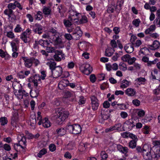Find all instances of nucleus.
Listing matches in <instances>:
<instances>
[{
  "label": "nucleus",
  "instance_id": "f257e3e1",
  "mask_svg": "<svg viewBox=\"0 0 160 160\" xmlns=\"http://www.w3.org/2000/svg\"><path fill=\"white\" fill-rule=\"evenodd\" d=\"M68 115L67 112H58L55 111V112L52 115L51 118L52 119L55 120L57 123L61 124L68 118Z\"/></svg>",
  "mask_w": 160,
  "mask_h": 160
},
{
  "label": "nucleus",
  "instance_id": "f03ea898",
  "mask_svg": "<svg viewBox=\"0 0 160 160\" xmlns=\"http://www.w3.org/2000/svg\"><path fill=\"white\" fill-rule=\"evenodd\" d=\"M135 126V123L133 119H129L126 121L122 127L123 131H129Z\"/></svg>",
  "mask_w": 160,
  "mask_h": 160
},
{
  "label": "nucleus",
  "instance_id": "7ed1b4c3",
  "mask_svg": "<svg viewBox=\"0 0 160 160\" xmlns=\"http://www.w3.org/2000/svg\"><path fill=\"white\" fill-rule=\"evenodd\" d=\"M62 72V68L61 67L58 66L57 68L51 72V75L54 78H56L60 76Z\"/></svg>",
  "mask_w": 160,
  "mask_h": 160
},
{
  "label": "nucleus",
  "instance_id": "20e7f679",
  "mask_svg": "<svg viewBox=\"0 0 160 160\" xmlns=\"http://www.w3.org/2000/svg\"><path fill=\"white\" fill-rule=\"evenodd\" d=\"M146 148V149L148 151H144L143 154H142V155L144 158L145 159L151 160L152 159V157L151 154L152 148H151V147L148 145L147 148Z\"/></svg>",
  "mask_w": 160,
  "mask_h": 160
},
{
  "label": "nucleus",
  "instance_id": "39448f33",
  "mask_svg": "<svg viewBox=\"0 0 160 160\" xmlns=\"http://www.w3.org/2000/svg\"><path fill=\"white\" fill-rule=\"evenodd\" d=\"M19 112L20 110L19 109L14 110L11 118L12 124H13L14 123L17 122L19 118L18 113Z\"/></svg>",
  "mask_w": 160,
  "mask_h": 160
},
{
  "label": "nucleus",
  "instance_id": "423d86ee",
  "mask_svg": "<svg viewBox=\"0 0 160 160\" xmlns=\"http://www.w3.org/2000/svg\"><path fill=\"white\" fill-rule=\"evenodd\" d=\"M81 68H84V69L83 70V72L87 75L89 74L92 70V67H91L89 64L88 63L83 64Z\"/></svg>",
  "mask_w": 160,
  "mask_h": 160
},
{
  "label": "nucleus",
  "instance_id": "0eeeda50",
  "mask_svg": "<svg viewBox=\"0 0 160 160\" xmlns=\"http://www.w3.org/2000/svg\"><path fill=\"white\" fill-rule=\"evenodd\" d=\"M22 58L24 62L25 67L28 68H30L32 65L33 62L35 60V58H33L28 59L25 57H22Z\"/></svg>",
  "mask_w": 160,
  "mask_h": 160
},
{
  "label": "nucleus",
  "instance_id": "6e6552de",
  "mask_svg": "<svg viewBox=\"0 0 160 160\" xmlns=\"http://www.w3.org/2000/svg\"><path fill=\"white\" fill-rule=\"evenodd\" d=\"M75 32L73 33V39L77 40L79 39L82 35V32L79 27H77L75 30Z\"/></svg>",
  "mask_w": 160,
  "mask_h": 160
},
{
  "label": "nucleus",
  "instance_id": "1a4fd4ad",
  "mask_svg": "<svg viewBox=\"0 0 160 160\" xmlns=\"http://www.w3.org/2000/svg\"><path fill=\"white\" fill-rule=\"evenodd\" d=\"M38 123L39 125L42 124V126L45 128L49 127L51 124V123L48 121V118H45L42 120H40Z\"/></svg>",
  "mask_w": 160,
  "mask_h": 160
},
{
  "label": "nucleus",
  "instance_id": "9d476101",
  "mask_svg": "<svg viewBox=\"0 0 160 160\" xmlns=\"http://www.w3.org/2000/svg\"><path fill=\"white\" fill-rule=\"evenodd\" d=\"M91 98L92 109L94 110L97 109L99 106V104L98 102V99L94 96H92Z\"/></svg>",
  "mask_w": 160,
  "mask_h": 160
},
{
  "label": "nucleus",
  "instance_id": "9b49d317",
  "mask_svg": "<svg viewBox=\"0 0 160 160\" xmlns=\"http://www.w3.org/2000/svg\"><path fill=\"white\" fill-rule=\"evenodd\" d=\"M72 134H77L79 133L81 131V128L80 125L78 124H73Z\"/></svg>",
  "mask_w": 160,
  "mask_h": 160
},
{
  "label": "nucleus",
  "instance_id": "f8f14e48",
  "mask_svg": "<svg viewBox=\"0 0 160 160\" xmlns=\"http://www.w3.org/2000/svg\"><path fill=\"white\" fill-rule=\"evenodd\" d=\"M131 43H128L124 47V49L127 53H130L134 51L133 46Z\"/></svg>",
  "mask_w": 160,
  "mask_h": 160
},
{
  "label": "nucleus",
  "instance_id": "ddd939ff",
  "mask_svg": "<svg viewBox=\"0 0 160 160\" xmlns=\"http://www.w3.org/2000/svg\"><path fill=\"white\" fill-rule=\"evenodd\" d=\"M35 26L36 27L35 29H33V31L36 33L40 34L42 32V26L39 24L36 23L35 24Z\"/></svg>",
  "mask_w": 160,
  "mask_h": 160
},
{
  "label": "nucleus",
  "instance_id": "4468645a",
  "mask_svg": "<svg viewBox=\"0 0 160 160\" xmlns=\"http://www.w3.org/2000/svg\"><path fill=\"white\" fill-rule=\"evenodd\" d=\"M147 146L148 145H144L142 147V148L140 146H138L136 147V151L138 153H140L141 154H143L144 151H148V150L146 149V148H147Z\"/></svg>",
  "mask_w": 160,
  "mask_h": 160
},
{
  "label": "nucleus",
  "instance_id": "2eb2a0df",
  "mask_svg": "<svg viewBox=\"0 0 160 160\" xmlns=\"http://www.w3.org/2000/svg\"><path fill=\"white\" fill-rule=\"evenodd\" d=\"M148 46L152 48H150L151 50H155L159 48L160 46V43L158 41L155 40L153 42L152 44V45H148Z\"/></svg>",
  "mask_w": 160,
  "mask_h": 160
},
{
  "label": "nucleus",
  "instance_id": "dca6fc26",
  "mask_svg": "<svg viewBox=\"0 0 160 160\" xmlns=\"http://www.w3.org/2000/svg\"><path fill=\"white\" fill-rule=\"evenodd\" d=\"M117 149L123 153H126L128 152V149L126 147H123L122 145L118 144L117 145Z\"/></svg>",
  "mask_w": 160,
  "mask_h": 160
},
{
  "label": "nucleus",
  "instance_id": "f3484780",
  "mask_svg": "<svg viewBox=\"0 0 160 160\" xmlns=\"http://www.w3.org/2000/svg\"><path fill=\"white\" fill-rule=\"evenodd\" d=\"M47 65L49 66L51 72L57 68L56 63L54 61H50L47 62Z\"/></svg>",
  "mask_w": 160,
  "mask_h": 160
},
{
  "label": "nucleus",
  "instance_id": "a211bd4d",
  "mask_svg": "<svg viewBox=\"0 0 160 160\" xmlns=\"http://www.w3.org/2000/svg\"><path fill=\"white\" fill-rule=\"evenodd\" d=\"M16 7H18L20 9V3L17 1H16L14 4L12 3H9L8 5V8L9 9H14Z\"/></svg>",
  "mask_w": 160,
  "mask_h": 160
},
{
  "label": "nucleus",
  "instance_id": "6ab92c4d",
  "mask_svg": "<svg viewBox=\"0 0 160 160\" xmlns=\"http://www.w3.org/2000/svg\"><path fill=\"white\" fill-rule=\"evenodd\" d=\"M124 2L123 0H118L117 1V4L115 9L117 12H119L122 9L121 7L124 3Z\"/></svg>",
  "mask_w": 160,
  "mask_h": 160
},
{
  "label": "nucleus",
  "instance_id": "aec40b11",
  "mask_svg": "<svg viewBox=\"0 0 160 160\" xmlns=\"http://www.w3.org/2000/svg\"><path fill=\"white\" fill-rule=\"evenodd\" d=\"M39 90L37 89L36 90H31L30 92V96L32 98H37L39 95Z\"/></svg>",
  "mask_w": 160,
  "mask_h": 160
},
{
  "label": "nucleus",
  "instance_id": "412c9836",
  "mask_svg": "<svg viewBox=\"0 0 160 160\" xmlns=\"http://www.w3.org/2000/svg\"><path fill=\"white\" fill-rule=\"evenodd\" d=\"M56 132L59 136H62L65 135L66 133V129L65 128H58L57 129Z\"/></svg>",
  "mask_w": 160,
  "mask_h": 160
},
{
  "label": "nucleus",
  "instance_id": "4be33fe9",
  "mask_svg": "<svg viewBox=\"0 0 160 160\" xmlns=\"http://www.w3.org/2000/svg\"><path fill=\"white\" fill-rule=\"evenodd\" d=\"M155 25H151L150 27L147 29L145 31V33L146 34H151V32H153L156 29Z\"/></svg>",
  "mask_w": 160,
  "mask_h": 160
},
{
  "label": "nucleus",
  "instance_id": "5701e85b",
  "mask_svg": "<svg viewBox=\"0 0 160 160\" xmlns=\"http://www.w3.org/2000/svg\"><path fill=\"white\" fill-rule=\"evenodd\" d=\"M127 94L129 96H133L135 94V91L133 89L131 88H128L125 91Z\"/></svg>",
  "mask_w": 160,
  "mask_h": 160
},
{
  "label": "nucleus",
  "instance_id": "b1692460",
  "mask_svg": "<svg viewBox=\"0 0 160 160\" xmlns=\"http://www.w3.org/2000/svg\"><path fill=\"white\" fill-rule=\"evenodd\" d=\"M21 38L25 43L29 42L28 38L27 37V33L26 32H24L22 33Z\"/></svg>",
  "mask_w": 160,
  "mask_h": 160
},
{
  "label": "nucleus",
  "instance_id": "393cba45",
  "mask_svg": "<svg viewBox=\"0 0 160 160\" xmlns=\"http://www.w3.org/2000/svg\"><path fill=\"white\" fill-rule=\"evenodd\" d=\"M39 45L44 47H47L49 44V43L48 42V40H43L42 39L39 41Z\"/></svg>",
  "mask_w": 160,
  "mask_h": 160
},
{
  "label": "nucleus",
  "instance_id": "a878e982",
  "mask_svg": "<svg viewBox=\"0 0 160 160\" xmlns=\"http://www.w3.org/2000/svg\"><path fill=\"white\" fill-rule=\"evenodd\" d=\"M8 122V120L7 117H3L0 118V122L1 125L4 126L7 124Z\"/></svg>",
  "mask_w": 160,
  "mask_h": 160
},
{
  "label": "nucleus",
  "instance_id": "bb28decb",
  "mask_svg": "<svg viewBox=\"0 0 160 160\" xmlns=\"http://www.w3.org/2000/svg\"><path fill=\"white\" fill-rule=\"evenodd\" d=\"M112 49L113 52L115 51V50L114 48H107L106 49L105 51V55L106 56L110 57L112 55L113 52H111Z\"/></svg>",
  "mask_w": 160,
  "mask_h": 160
},
{
  "label": "nucleus",
  "instance_id": "cd10ccee",
  "mask_svg": "<svg viewBox=\"0 0 160 160\" xmlns=\"http://www.w3.org/2000/svg\"><path fill=\"white\" fill-rule=\"evenodd\" d=\"M88 22L87 17L84 15L82 16V18L78 21V24H82L87 23Z\"/></svg>",
  "mask_w": 160,
  "mask_h": 160
},
{
  "label": "nucleus",
  "instance_id": "c85d7f7f",
  "mask_svg": "<svg viewBox=\"0 0 160 160\" xmlns=\"http://www.w3.org/2000/svg\"><path fill=\"white\" fill-rule=\"evenodd\" d=\"M30 125L32 127H35L36 123V116L35 115H33L31 116V118L30 119Z\"/></svg>",
  "mask_w": 160,
  "mask_h": 160
},
{
  "label": "nucleus",
  "instance_id": "c756f323",
  "mask_svg": "<svg viewBox=\"0 0 160 160\" xmlns=\"http://www.w3.org/2000/svg\"><path fill=\"white\" fill-rule=\"evenodd\" d=\"M137 140H132L129 143V147L132 148H134L136 147V142Z\"/></svg>",
  "mask_w": 160,
  "mask_h": 160
},
{
  "label": "nucleus",
  "instance_id": "7c9ffc66",
  "mask_svg": "<svg viewBox=\"0 0 160 160\" xmlns=\"http://www.w3.org/2000/svg\"><path fill=\"white\" fill-rule=\"evenodd\" d=\"M21 142H23V145H24V146H23L21 145V148L24 149L23 152H25V150H24V149L26 148V138L25 137H22V138L21 139Z\"/></svg>",
  "mask_w": 160,
  "mask_h": 160
},
{
  "label": "nucleus",
  "instance_id": "2f4dec72",
  "mask_svg": "<svg viewBox=\"0 0 160 160\" xmlns=\"http://www.w3.org/2000/svg\"><path fill=\"white\" fill-rule=\"evenodd\" d=\"M41 12L39 11L37 12V14L35 15L34 17L36 19L38 20H41L42 18Z\"/></svg>",
  "mask_w": 160,
  "mask_h": 160
},
{
  "label": "nucleus",
  "instance_id": "473e14b6",
  "mask_svg": "<svg viewBox=\"0 0 160 160\" xmlns=\"http://www.w3.org/2000/svg\"><path fill=\"white\" fill-rule=\"evenodd\" d=\"M38 78V81H40L41 80L40 78L39 77V76L37 75H35L33 77H31L29 78L28 80L29 82H33L35 81V80L36 78Z\"/></svg>",
  "mask_w": 160,
  "mask_h": 160
},
{
  "label": "nucleus",
  "instance_id": "72a5a7b5",
  "mask_svg": "<svg viewBox=\"0 0 160 160\" xmlns=\"http://www.w3.org/2000/svg\"><path fill=\"white\" fill-rule=\"evenodd\" d=\"M47 153V150L45 148L42 149L40 150L39 153L37 154V156L40 158L42 157V156Z\"/></svg>",
  "mask_w": 160,
  "mask_h": 160
},
{
  "label": "nucleus",
  "instance_id": "f704fd0d",
  "mask_svg": "<svg viewBox=\"0 0 160 160\" xmlns=\"http://www.w3.org/2000/svg\"><path fill=\"white\" fill-rule=\"evenodd\" d=\"M4 13L8 16L9 18L11 17V15L13 14V11L11 9H7L4 11Z\"/></svg>",
  "mask_w": 160,
  "mask_h": 160
},
{
  "label": "nucleus",
  "instance_id": "c9c22d12",
  "mask_svg": "<svg viewBox=\"0 0 160 160\" xmlns=\"http://www.w3.org/2000/svg\"><path fill=\"white\" fill-rule=\"evenodd\" d=\"M43 13L46 15H48L50 14L51 12V9L45 7L43 9Z\"/></svg>",
  "mask_w": 160,
  "mask_h": 160
},
{
  "label": "nucleus",
  "instance_id": "e433bc0d",
  "mask_svg": "<svg viewBox=\"0 0 160 160\" xmlns=\"http://www.w3.org/2000/svg\"><path fill=\"white\" fill-rule=\"evenodd\" d=\"M0 56L2 58H7L8 56V54L7 52H5L2 49H0Z\"/></svg>",
  "mask_w": 160,
  "mask_h": 160
},
{
  "label": "nucleus",
  "instance_id": "4c0bfd02",
  "mask_svg": "<svg viewBox=\"0 0 160 160\" xmlns=\"http://www.w3.org/2000/svg\"><path fill=\"white\" fill-rule=\"evenodd\" d=\"M110 115L109 113H108V114L101 116V118L100 120V121H101V122H102L104 120L108 119L109 118Z\"/></svg>",
  "mask_w": 160,
  "mask_h": 160
},
{
  "label": "nucleus",
  "instance_id": "58836bf2",
  "mask_svg": "<svg viewBox=\"0 0 160 160\" xmlns=\"http://www.w3.org/2000/svg\"><path fill=\"white\" fill-rule=\"evenodd\" d=\"M66 130H68L69 132L72 133L73 129V125H68L65 127Z\"/></svg>",
  "mask_w": 160,
  "mask_h": 160
},
{
  "label": "nucleus",
  "instance_id": "ea45409f",
  "mask_svg": "<svg viewBox=\"0 0 160 160\" xmlns=\"http://www.w3.org/2000/svg\"><path fill=\"white\" fill-rule=\"evenodd\" d=\"M130 58V55L128 54H126L123 56L121 58L122 60L124 62H128L129 58Z\"/></svg>",
  "mask_w": 160,
  "mask_h": 160
},
{
  "label": "nucleus",
  "instance_id": "a19ab883",
  "mask_svg": "<svg viewBox=\"0 0 160 160\" xmlns=\"http://www.w3.org/2000/svg\"><path fill=\"white\" fill-rule=\"evenodd\" d=\"M140 21L139 19H137L134 20L132 22V24L136 27L139 26Z\"/></svg>",
  "mask_w": 160,
  "mask_h": 160
},
{
  "label": "nucleus",
  "instance_id": "79ce46f5",
  "mask_svg": "<svg viewBox=\"0 0 160 160\" xmlns=\"http://www.w3.org/2000/svg\"><path fill=\"white\" fill-rule=\"evenodd\" d=\"M101 156L102 159H106L108 157L107 154L104 151H102L101 153Z\"/></svg>",
  "mask_w": 160,
  "mask_h": 160
},
{
  "label": "nucleus",
  "instance_id": "37998d69",
  "mask_svg": "<svg viewBox=\"0 0 160 160\" xmlns=\"http://www.w3.org/2000/svg\"><path fill=\"white\" fill-rule=\"evenodd\" d=\"M122 127V124L120 123H118L115 124L114 126H112L113 130H119V128Z\"/></svg>",
  "mask_w": 160,
  "mask_h": 160
},
{
  "label": "nucleus",
  "instance_id": "c03bdc74",
  "mask_svg": "<svg viewBox=\"0 0 160 160\" xmlns=\"http://www.w3.org/2000/svg\"><path fill=\"white\" fill-rule=\"evenodd\" d=\"M118 109L124 110L126 108V105L124 104H117Z\"/></svg>",
  "mask_w": 160,
  "mask_h": 160
},
{
  "label": "nucleus",
  "instance_id": "a18cd8bd",
  "mask_svg": "<svg viewBox=\"0 0 160 160\" xmlns=\"http://www.w3.org/2000/svg\"><path fill=\"white\" fill-rule=\"evenodd\" d=\"M87 144L82 143V145H81L79 147L80 151H83L85 150L87 148Z\"/></svg>",
  "mask_w": 160,
  "mask_h": 160
},
{
  "label": "nucleus",
  "instance_id": "49530a36",
  "mask_svg": "<svg viewBox=\"0 0 160 160\" xmlns=\"http://www.w3.org/2000/svg\"><path fill=\"white\" fill-rule=\"evenodd\" d=\"M64 36L65 38L68 40H70L72 39H73V38L72 35L69 33H66L65 34Z\"/></svg>",
  "mask_w": 160,
  "mask_h": 160
},
{
  "label": "nucleus",
  "instance_id": "de8ad7c7",
  "mask_svg": "<svg viewBox=\"0 0 160 160\" xmlns=\"http://www.w3.org/2000/svg\"><path fill=\"white\" fill-rule=\"evenodd\" d=\"M49 149L50 151L51 152H54L56 149V146L53 144H50L49 146Z\"/></svg>",
  "mask_w": 160,
  "mask_h": 160
},
{
  "label": "nucleus",
  "instance_id": "09e8293b",
  "mask_svg": "<svg viewBox=\"0 0 160 160\" xmlns=\"http://www.w3.org/2000/svg\"><path fill=\"white\" fill-rule=\"evenodd\" d=\"M90 79L92 82H94L96 80V78L95 75L94 74H91L90 77Z\"/></svg>",
  "mask_w": 160,
  "mask_h": 160
},
{
  "label": "nucleus",
  "instance_id": "8fccbe9b",
  "mask_svg": "<svg viewBox=\"0 0 160 160\" xmlns=\"http://www.w3.org/2000/svg\"><path fill=\"white\" fill-rule=\"evenodd\" d=\"M72 95V93L69 91H66L64 92V97L65 98L70 97Z\"/></svg>",
  "mask_w": 160,
  "mask_h": 160
},
{
  "label": "nucleus",
  "instance_id": "3c124183",
  "mask_svg": "<svg viewBox=\"0 0 160 160\" xmlns=\"http://www.w3.org/2000/svg\"><path fill=\"white\" fill-rule=\"evenodd\" d=\"M136 59V58L134 57L132 58H131L130 57L128 61V63L130 65L132 64L135 62Z\"/></svg>",
  "mask_w": 160,
  "mask_h": 160
},
{
  "label": "nucleus",
  "instance_id": "603ef678",
  "mask_svg": "<svg viewBox=\"0 0 160 160\" xmlns=\"http://www.w3.org/2000/svg\"><path fill=\"white\" fill-rule=\"evenodd\" d=\"M11 45L12 48V50L13 52H16L17 51V45L15 42H11Z\"/></svg>",
  "mask_w": 160,
  "mask_h": 160
},
{
  "label": "nucleus",
  "instance_id": "864d4df0",
  "mask_svg": "<svg viewBox=\"0 0 160 160\" xmlns=\"http://www.w3.org/2000/svg\"><path fill=\"white\" fill-rule=\"evenodd\" d=\"M114 6H109L107 10V12L108 13H112L114 12Z\"/></svg>",
  "mask_w": 160,
  "mask_h": 160
},
{
  "label": "nucleus",
  "instance_id": "5fc2aeb1",
  "mask_svg": "<svg viewBox=\"0 0 160 160\" xmlns=\"http://www.w3.org/2000/svg\"><path fill=\"white\" fill-rule=\"evenodd\" d=\"M111 45L113 48H116L117 47V45L116 42L115 40H112L111 41Z\"/></svg>",
  "mask_w": 160,
  "mask_h": 160
},
{
  "label": "nucleus",
  "instance_id": "6e6d98bb",
  "mask_svg": "<svg viewBox=\"0 0 160 160\" xmlns=\"http://www.w3.org/2000/svg\"><path fill=\"white\" fill-rule=\"evenodd\" d=\"M103 107L105 108H108L110 107V104L107 101H105L103 104Z\"/></svg>",
  "mask_w": 160,
  "mask_h": 160
},
{
  "label": "nucleus",
  "instance_id": "4d7b16f0",
  "mask_svg": "<svg viewBox=\"0 0 160 160\" xmlns=\"http://www.w3.org/2000/svg\"><path fill=\"white\" fill-rule=\"evenodd\" d=\"M137 38V37L135 35H132L131 36L130 40V42L132 44H134V42Z\"/></svg>",
  "mask_w": 160,
  "mask_h": 160
},
{
  "label": "nucleus",
  "instance_id": "13d9d810",
  "mask_svg": "<svg viewBox=\"0 0 160 160\" xmlns=\"http://www.w3.org/2000/svg\"><path fill=\"white\" fill-rule=\"evenodd\" d=\"M64 23L65 25L67 27H70L72 25L71 22L69 20H64Z\"/></svg>",
  "mask_w": 160,
  "mask_h": 160
},
{
  "label": "nucleus",
  "instance_id": "bf43d9fd",
  "mask_svg": "<svg viewBox=\"0 0 160 160\" xmlns=\"http://www.w3.org/2000/svg\"><path fill=\"white\" fill-rule=\"evenodd\" d=\"M25 133L27 135V137H28V138L29 139H32V137H33V135L32 133H29V132L28 131H25Z\"/></svg>",
  "mask_w": 160,
  "mask_h": 160
},
{
  "label": "nucleus",
  "instance_id": "052dcab7",
  "mask_svg": "<svg viewBox=\"0 0 160 160\" xmlns=\"http://www.w3.org/2000/svg\"><path fill=\"white\" fill-rule=\"evenodd\" d=\"M145 114V112L143 110L139 111L138 113V116L141 117H143Z\"/></svg>",
  "mask_w": 160,
  "mask_h": 160
},
{
  "label": "nucleus",
  "instance_id": "680f3d73",
  "mask_svg": "<svg viewBox=\"0 0 160 160\" xmlns=\"http://www.w3.org/2000/svg\"><path fill=\"white\" fill-rule=\"evenodd\" d=\"M7 36L8 38H13L14 37V34L12 32H7Z\"/></svg>",
  "mask_w": 160,
  "mask_h": 160
},
{
  "label": "nucleus",
  "instance_id": "e2e57ef3",
  "mask_svg": "<svg viewBox=\"0 0 160 160\" xmlns=\"http://www.w3.org/2000/svg\"><path fill=\"white\" fill-rule=\"evenodd\" d=\"M133 103L136 106H138L140 104V101L138 99H134L132 101Z\"/></svg>",
  "mask_w": 160,
  "mask_h": 160
},
{
  "label": "nucleus",
  "instance_id": "0e129e2a",
  "mask_svg": "<svg viewBox=\"0 0 160 160\" xmlns=\"http://www.w3.org/2000/svg\"><path fill=\"white\" fill-rule=\"evenodd\" d=\"M3 148L5 150L9 151L11 150V147L10 145L8 144H5L3 146Z\"/></svg>",
  "mask_w": 160,
  "mask_h": 160
},
{
  "label": "nucleus",
  "instance_id": "69168bd1",
  "mask_svg": "<svg viewBox=\"0 0 160 160\" xmlns=\"http://www.w3.org/2000/svg\"><path fill=\"white\" fill-rule=\"evenodd\" d=\"M156 152H156L155 153V158L159 157L160 156V148H157L156 150Z\"/></svg>",
  "mask_w": 160,
  "mask_h": 160
},
{
  "label": "nucleus",
  "instance_id": "338daca9",
  "mask_svg": "<svg viewBox=\"0 0 160 160\" xmlns=\"http://www.w3.org/2000/svg\"><path fill=\"white\" fill-rule=\"evenodd\" d=\"M129 137L133 140H138L137 137L132 133H129Z\"/></svg>",
  "mask_w": 160,
  "mask_h": 160
},
{
  "label": "nucleus",
  "instance_id": "774afa93",
  "mask_svg": "<svg viewBox=\"0 0 160 160\" xmlns=\"http://www.w3.org/2000/svg\"><path fill=\"white\" fill-rule=\"evenodd\" d=\"M120 115L122 118H125L128 117V115L127 112H121Z\"/></svg>",
  "mask_w": 160,
  "mask_h": 160
}]
</instances>
